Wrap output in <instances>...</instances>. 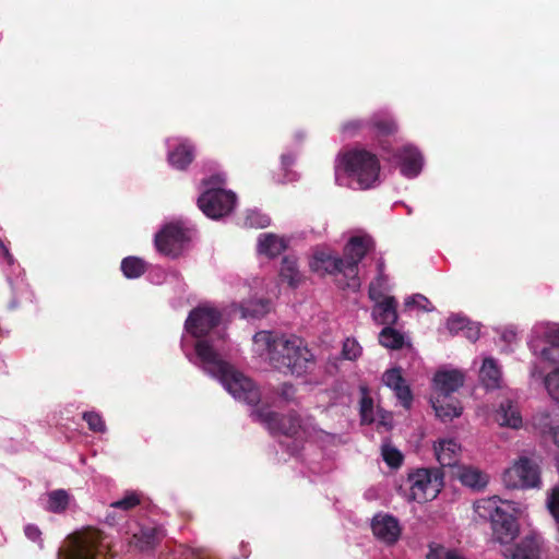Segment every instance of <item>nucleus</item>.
<instances>
[{
    "label": "nucleus",
    "instance_id": "nucleus-1",
    "mask_svg": "<svg viewBox=\"0 0 559 559\" xmlns=\"http://www.w3.org/2000/svg\"><path fill=\"white\" fill-rule=\"evenodd\" d=\"M258 350L266 352L269 364L285 376L301 377L313 369L314 355L296 335L259 331L253 335Z\"/></svg>",
    "mask_w": 559,
    "mask_h": 559
},
{
    "label": "nucleus",
    "instance_id": "nucleus-2",
    "mask_svg": "<svg viewBox=\"0 0 559 559\" xmlns=\"http://www.w3.org/2000/svg\"><path fill=\"white\" fill-rule=\"evenodd\" d=\"M500 503L502 500L492 496L476 501L474 509L480 518L490 521L492 540L504 546L518 537L520 527L516 519L504 511Z\"/></svg>",
    "mask_w": 559,
    "mask_h": 559
},
{
    "label": "nucleus",
    "instance_id": "nucleus-3",
    "mask_svg": "<svg viewBox=\"0 0 559 559\" xmlns=\"http://www.w3.org/2000/svg\"><path fill=\"white\" fill-rule=\"evenodd\" d=\"M346 175L357 182L361 190L370 189L379 180L380 160L366 148H352L338 156Z\"/></svg>",
    "mask_w": 559,
    "mask_h": 559
},
{
    "label": "nucleus",
    "instance_id": "nucleus-4",
    "mask_svg": "<svg viewBox=\"0 0 559 559\" xmlns=\"http://www.w3.org/2000/svg\"><path fill=\"white\" fill-rule=\"evenodd\" d=\"M373 249V240L369 236H353L343 250L346 283L343 288L356 290L360 287L358 265L366 254Z\"/></svg>",
    "mask_w": 559,
    "mask_h": 559
},
{
    "label": "nucleus",
    "instance_id": "nucleus-5",
    "mask_svg": "<svg viewBox=\"0 0 559 559\" xmlns=\"http://www.w3.org/2000/svg\"><path fill=\"white\" fill-rule=\"evenodd\" d=\"M509 489H539L542 487L539 465L527 456H521L502 474Z\"/></svg>",
    "mask_w": 559,
    "mask_h": 559
},
{
    "label": "nucleus",
    "instance_id": "nucleus-6",
    "mask_svg": "<svg viewBox=\"0 0 559 559\" xmlns=\"http://www.w3.org/2000/svg\"><path fill=\"white\" fill-rule=\"evenodd\" d=\"M411 498L417 502L433 500L443 487V474L439 468H418L408 476Z\"/></svg>",
    "mask_w": 559,
    "mask_h": 559
},
{
    "label": "nucleus",
    "instance_id": "nucleus-7",
    "mask_svg": "<svg viewBox=\"0 0 559 559\" xmlns=\"http://www.w3.org/2000/svg\"><path fill=\"white\" fill-rule=\"evenodd\" d=\"M102 547V534L98 531L79 533L66 542L57 559H96Z\"/></svg>",
    "mask_w": 559,
    "mask_h": 559
},
{
    "label": "nucleus",
    "instance_id": "nucleus-8",
    "mask_svg": "<svg viewBox=\"0 0 559 559\" xmlns=\"http://www.w3.org/2000/svg\"><path fill=\"white\" fill-rule=\"evenodd\" d=\"M251 417L254 421L263 424L274 436L295 437L301 427V420L297 414L283 415L271 411L269 407H254L251 411Z\"/></svg>",
    "mask_w": 559,
    "mask_h": 559
},
{
    "label": "nucleus",
    "instance_id": "nucleus-9",
    "mask_svg": "<svg viewBox=\"0 0 559 559\" xmlns=\"http://www.w3.org/2000/svg\"><path fill=\"white\" fill-rule=\"evenodd\" d=\"M217 378L235 399L257 407L261 400V392L250 378L230 365Z\"/></svg>",
    "mask_w": 559,
    "mask_h": 559
},
{
    "label": "nucleus",
    "instance_id": "nucleus-10",
    "mask_svg": "<svg viewBox=\"0 0 559 559\" xmlns=\"http://www.w3.org/2000/svg\"><path fill=\"white\" fill-rule=\"evenodd\" d=\"M237 197L221 188L207 189L198 198L199 209L210 218L218 219L231 213Z\"/></svg>",
    "mask_w": 559,
    "mask_h": 559
},
{
    "label": "nucleus",
    "instance_id": "nucleus-11",
    "mask_svg": "<svg viewBox=\"0 0 559 559\" xmlns=\"http://www.w3.org/2000/svg\"><path fill=\"white\" fill-rule=\"evenodd\" d=\"M190 230L180 223L165 225L155 236L156 249L168 257L176 258L190 241Z\"/></svg>",
    "mask_w": 559,
    "mask_h": 559
},
{
    "label": "nucleus",
    "instance_id": "nucleus-12",
    "mask_svg": "<svg viewBox=\"0 0 559 559\" xmlns=\"http://www.w3.org/2000/svg\"><path fill=\"white\" fill-rule=\"evenodd\" d=\"M222 320V313L211 306H198L192 309L186 320L185 328L193 337L201 338L216 328Z\"/></svg>",
    "mask_w": 559,
    "mask_h": 559
},
{
    "label": "nucleus",
    "instance_id": "nucleus-13",
    "mask_svg": "<svg viewBox=\"0 0 559 559\" xmlns=\"http://www.w3.org/2000/svg\"><path fill=\"white\" fill-rule=\"evenodd\" d=\"M438 459L441 465L448 468L451 477L473 490H483L489 483V475L476 466L445 462L444 459H451V456H438Z\"/></svg>",
    "mask_w": 559,
    "mask_h": 559
},
{
    "label": "nucleus",
    "instance_id": "nucleus-14",
    "mask_svg": "<svg viewBox=\"0 0 559 559\" xmlns=\"http://www.w3.org/2000/svg\"><path fill=\"white\" fill-rule=\"evenodd\" d=\"M546 543L537 532H530L514 546L506 549L502 556L506 559H543Z\"/></svg>",
    "mask_w": 559,
    "mask_h": 559
},
{
    "label": "nucleus",
    "instance_id": "nucleus-15",
    "mask_svg": "<svg viewBox=\"0 0 559 559\" xmlns=\"http://www.w3.org/2000/svg\"><path fill=\"white\" fill-rule=\"evenodd\" d=\"M374 536L385 544H394L401 535V526L397 519L389 514L374 515L371 523Z\"/></svg>",
    "mask_w": 559,
    "mask_h": 559
},
{
    "label": "nucleus",
    "instance_id": "nucleus-16",
    "mask_svg": "<svg viewBox=\"0 0 559 559\" xmlns=\"http://www.w3.org/2000/svg\"><path fill=\"white\" fill-rule=\"evenodd\" d=\"M195 354L204 365L205 370L216 378L229 365L219 358L217 352L206 340H200L195 343Z\"/></svg>",
    "mask_w": 559,
    "mask_h": 559
},
{
    "label": "nucleus",
    "instance_id": "nucleus-17",
    "mask_svg": "<svg viewBox=\"0 0 559 559\" xmlns=\"http://www.w3.org/2000/svg\"><path fill=\"white\" fill-rule=\"evenodd\" d=\"M382 381L386 386L394 391L395 396L404 408H411L413 403V393L409 385L406 384L401 369L392 368L386 370L382 377Z\"/></svg>",
    "mask_w": 559,
    "mask_h": 559
},
{
    "label": "nucleus",
    "instance_id": "nucleus-18",
    "mask_svg": "<svg viewBox=\"0 0 559 559\" xmlns=\"http://www.w3.org/2000/svg\"><path fill=\"white\" fill-rule=\"evenodd\" d=\"M310 269L313 272L330 275L342 274L345 277V265L341 257L333 255L326 251H316L311 261Z\"/></svg>",
    "mask_w": 559,
    "mask_h": 559
},
{
    "label": "nucleus",
    "instance_id": "nucleus-19",
    "mask_svg": "<svg viewBox=\"0 0 559 559\" xmlns=\"http://www.w3.org/2000/svg\"><path fill=\"white\" fill-rule=\"evenodd\" d=\"M367 126L370 134L378 140L394 135L399 130L395 119L382 111L372 114L367 120Z\"/></svg>",
    "mask_w": 559,
    "mask_h": 559
},
{
    "label": "nucleus",
    "instance_id": "nucleus-20",
    "mask_svg": "<svg viewBox=\"0 0 559 559\" xmlns=\"http://www.w3.org/2000/svg\"><path fill=\"white\" fill-rule=\"evenodd\" d=\"M436 395H452L464 384V374L459 370L438 371L433 377Z\"/></svg>",
    "mask_w": 559,
    "mask_h": 559
},
{
    "label": "nucleus",
    "instance_id": "nucleus-21",
    "mask_svg": "<svg viewBox=\"0 0 559 559\" xmlns=\"http://www.w3.org/2000/svg\"><path fill=\"white\" fill-rule=\"evenodd\" d=\"M371 316L378 324L394 325L399 320L396 299L392 296L374 302Z\"/></svg>",
    "mask_w": 559,
    "mask_h": 559
},
{
    "label": "nucleus",
    "instance_id": "nucleus-22",
    "mask_svg": "<svg viewBox=\"0 0 559 559\" xmlns=\"http://www.w3.org/2000/svg\"><path fill=\"white\" fill-rule=\"evenodd\" d=\"M195 156V146L189 141L183 140L168 152V163L178 170H186L193 162Z\"/></svg>",
    "mask_w": 559,
    "mask_h": 559
},
{
    "label": "nucleus",
    "instance_id": "nucleus-23",
    "mask_svg": "<svg viewBox=\"0 0 559 559\" xmlns=\"http://www.w3.org/2000/svg\"><path fill=\"white\" fill-rule=\"evenodd\" d=\"M431 403L436 415L443 421L452 420L462 414L461 402L452 395H435Z\"/></svg>",
    "mask_w": 559,
    "mask_h": 559
},
{
    "label": "nucleus",
    "instance_id": "nucleus-24",
    "mask_svg": "<svg viewBox=\"0 0 559 559\" xmlns=\"http://www.w3.org/2000/svg\"><path fill=\"white\" fill-rule=\"evenodd\" d=\"M401 158V173L408 177H416L423 167V156L420 152L411 146H405L400 155Z\"/></svg>",
    "mask_w": 559,
    "mask_h": 559
},
{
    "label": "nucleus",
    "instance_id": "nucleus-25",
    "mask_svg": "<svg viewBox=\"0 0 559 559\" xmlns=\"http://www.w3.org/2000/svg\"><path fill=\"white\" fill-rule=\"evenodd\" d=\"M165 536L160 527L143 526L139 532L133 534V544L140 550L153 549Z\"/></svg>",
    "mask_w": 559,
    "mask_h": 559
},
{
    "label": "nucleus",
    "instance_id": "nucleus-26",
    "mask_svg": "<svg viewBox=\"0 0 559 559\" xmlns=\"http://www.w3.org/2000/svg\"><path fill=\"white\" fill-rule=\"evenodd\" d=\"M495 419L500 426H507L514 429L522 425V416L518 406L511 400L501 402L496 412Z\"/></svg>",
    "mask_w": 559,
    "mask_h": 559
},
{
    "label": "nucleus",
    "instance_id": "nucleus-27",
    "mask_svg": "<svg viewBox=\"0 0 559 559\" xmlns=\"http://www.w3.org/2000/svg\"><path fill=\"white\" fill-rule=\"evenodd\" d=\"M43 500L45 510L62 513L72 504L73 497L64 489H56L47 492Z\"/></svg>",
    "mask_w": 559,
    "mask_h": 559
},
{
    "label": "nucleus",
    "instance_id": "nucleus-28",
    "mask_svg": "<svg viewBox=\"0 0 559 559\" xmlns=\"http://www.w3.org/2000/svg\"><path fill=\"white\" fill-rule=\"evenodd\" d=\"M287 247L286 241L274 234H261L259 237L258 250L270 258L277 257Z\"/></svg>",
    "mask_w": 559,
    "mask_h": 559
},
{
    "label": "nucleus",
    "instance_id": "nucleus-29",
    "mask_svg": "<svg viewBox=\"0 0 559 559\" xmlns=\"http://www.w3.org/2000/svg\"><path fill=\"white\" fill-rule=\"evenodd\" d=\"M479 378L486 389L500 386L501 372L493 358H485L479 371Z\"/></svg>",
    "mask_w": 559,
    "mask_h": 559
},
{
    "label": "nucleus",
    "instance_id": "nucleus-30",
    "mask_svg": "<svg viewBox=\"0 0 559 559\" xmlns=\"http://www.w3.org/2000/svg\"><path fill=\"white\" fill-rule=\"evenodd\" d=\"M280 277L283 282H287L293 288L297 287L302 276L298 270L297 259L294 257H284L281 263Z\"/></svg>",
    "mask_w": 559,
    "mask_h": 559
},
{
    "label": "nucleus",
    "instance_id": "nucleus-31",
    "mask_svg": "<svg viewBox=\"0 0 559 559\" xmlns=\"http://www.w3.org/2000/svg\"><path fill=\"white\" fill-rule=\"evenodd\" d=\"M379 343L390 349H400L404 345V335L393 325H388L379 333Z\"/></svg>",
    "mask_w": 559,
    "mask_h": 559
},
{
    "label": "nucleus",
    "instance_id": "nucleus-32",
    "mask_svg": "<svg viewBox=\"0 0 559 559\" xmlns=\"http://www.w3.org/2000/svg\"><path fill=\"white\" fill-rule=\"evenodd\" d=\"M121 271L127 278H139L146 272V262L138 257H127L121 261Z\"/></svg>",
    "mask_w": 559,
    "mask_h": 559
},
{
    "label": "nucleus",
    "instance_id": "nucleus-33",
    "mask_svg": "<svg viewBox=\"0 0 559 559\" xmlns=\"http://www.w3.org/2000/svg\"><path fill=\"white\" fill-rule=\"evenodd\" d=\"M361 399L359 402V414L362 424H372L376 421V412L373 400L369 394L367 386H360Z\"/></svg>",
    "mask_w": 559,
    "mask_h": 559
},
{
    "label": "nucleus",
    "instance_id": "nucleus-34",
    "mask_svg": "<svg viewBox=\"0 0 559 559\" xmlns=\"http://www.w3.org/2000/svg\"><path fill=\"white\" fill-rule=\"evenodd\" d=\"M271 302L267 299L250 301L242 307L245 318H261L270 312Z\"/></svg>",
    "mask_w": 559,
    "mask_h": 559
},
{
    "label": "nucleus",
    "instance_id": "nucleus-35",
    "mask_svg": "<svg viewBox=\"0 0 559 559\" xmlns=\"http://www.w3.org/2000/svg\"><path fill=\"white\" fill-rule=\"evenodd\" d=\"M83 420L87 424V427L94 433H104L107 430L106 423L103 416L94 411L84 412L82 414Z\"/></svg>",
    "mask_w": 559,
    "mask_h": 559
},
{
    "label": "nucleus",
    "instance_id": "nucleus-36",
    "mask_svg": "<svg viewBox=\"0 0 559 559\" xmlns=\"http://www.w3.org/2000/svg\"><path fill=\"white\" fill-rule=\"evenodd\" d=\"M427 559H465L460 552L453 549L445 548L439 544L429 546Z\"/></svg>",
    "mask_w": 559,
    "mask_h": 559
},
{
    "label": "nucleus",
    "instance_id": "nucleus-37",
    "mask_svg": "<svg viewBox=\"0 0 559 559\" xmlns=\"http://www.w3.org/2000/svg\"><path fill=\"white\" fill-rule=\"evenodd\" d=\"M364 130H368L367 120L362 119H350L343 122L340 127V131L346 138H354Z\"/></svg>",
    "mask_w": 559,
    "mask_h": 559
},
{
    "label": "nucleus",
    "instance_id": "nucleus-38",
    "mask_svg": "<svg viewBox=\"0 0 559 559\" xmlns=\"http://www.w3.org/2000/svg\"><path fill=\"white\" fill-rule=\"evenodd\" d=\"M142 499V493L136 491H128L124 497L120 500H117L110 504L111 508L120 509L123 511H128L136 507Z\"/></svg>",
    "mask_w": 559,
    "mask_h": 559
},
{
    "label": "nucleus",
    "instance_id": "nucleus-39",
    "mask_svg": "<svg viewBox=\"0 0 559 559\" xmlns=\"http://www.w3.org/2000/svg\"><path fill=\"white\" fill-rule=\"evenodd\" d=\"M544 384L550 397L559 403V368L554 369L545 377Z\"/></svg>",
    "mask_w": 559,
    "mask_h": 559
},
{
    "label": "nucleus",
    "instance_id": "nucleus-40",
    "mask_svg": "<svg viewBox=\"0 0 559 559\" xmlns=\"http://www.w3.org/2000/svg\"><path fill=\"white\" fill-rule=\"evenodd\" d=\"M546 508L555 521L559 522V486H556L547 491Z\"/></svg>",
    "mask_w": 559,
    "mask_h": 559
},
{
    "label": "nucleus",
    "instance_id": "nucleus-41",
    "mask_svg": "<svg viewBox=\"0 0 559 559\" xmlns=\"http://www.w3.org/2000/svg\"><path fill=\"white\" fill-rule=\"evenodd\" d=\"M384 286H385V278L383 275H379L369 285V290H368L369 298L374 302L385 299L388 296L384 295Z\"/></svg>",
    "mask_w": 559,
    "mask_h": 559
},
{
    "label": "nucleus",
    "instance_id": "nucleus-42",
    "mask_svg": "<svg viewBox=\"0 0 559 559\" xmlns=\"http://www.w3.org/2000/svg\"><path fill=\"white\" fill-rule=\"evenodd\" d=\"M316 439L318 442L322 444V447H336L338 444L345 443L346 440L342 435L331 433L324 430H319L316 432Z\"/></svg>",
    "mask_w": 559,
    "mask_h": 559
},
{
    "label": "nucleus",
    "instance_id": "nucleus-43",
    "mask_svg": "<svg viewBox=\"0 0 559 559\" xmlns=\"http://www.w3.org/2000/svg\"><path fill=\"white\" fill-rule=\"evenodd\" d=\"M342 354L344 358L354 360L361 354V347L354 338H346L343 344Z\"/></svg>",
    "mask_w": 559,
    "mask_h": 559
},
{
    "label": "nucleus",
    "instance_id": "nucleus-44",
    "mask_svg": "<svg viewBox=\"0 0 559 559\" xmlns=\"http://www.w3.org/2000/svg\"><path fill=\"white\" fill-rule=\"evenodd\" d=\"M461 451V445L453 439L440 440L435 444V454L445 452L447 454H456Z\"/></svg>",
    "mask_w": 559,
    "mask_h": 559
},
{
    "label": "nucleus",
    "instance_id": "nucleus-45",
    "mask_svg": "<svg viewBox=\"0 0 559 559\" xmlns=\"http://www.w3.org/2000/svg\"><path fill=\"white\" fill-rule=\"evenodd\" d=\"M428 305H431L429 299L425 297L424 295L416 294L413 297L405 300V307H417L419 309L430 311L431 309L428 308Z\"/></svg>",
    "mask_w": 559,
    "mask_h": 559
},
{
    "label": "nucleus",
    "instance_id": "nucleus-46",
    "mask_svg": "<svg viewBox=\"0 0 559 559\" xmlns=\"http://www.w3.org/2000/svg\"><path fill=\"white\" fill-rule=\"evenodd\" d=\"M468 322L469 321L463 317H451L447 322V326L450 333L456 334L460 331H464Z\"/></svg>",
    "mask_w": 559,
    "mask_h": 559
},
{
    "label": "nucleus",
    "instance_id": "nucleus-47",
    "mask_svg": "<svg viewBox=\"0 0 559 559\" xmlns=\"http://www.w3.org/2000/svg\"><path fill=\"white\" fill-rule=\"evenodd\" d=\"M534 424L537 428L540 429V432L546 436H549V427H552L550 424V415L547 412L540 413L534 417Z\"/></svg>",
    "mask_w": 559,
    "mask_h": 559
},
{
    "label": "nucleus",
    "instance_id": "nucleus-48",
    "mask_svg": "<svg viewBox=\"0 0 559 559\" xmlns=\"http://www.w3.org/2000/svg\"><path fill=\"white\" fill-rule=\"evenodd\" d=\"M540 357L554 365H559V348L549 346L545 347L540 352Z\"/></svg>",
    "mask_w": 559,
    "mask_h": 559
},
{
    "label": "nucleus",
    "instance_id": "nucleus-49",
    "mask_svg": "<svg viewBox=\"0 0 559 559\" xmlns=\"http://www.w3.org/2000/svg\"><path fill=\"white\" fill-rule=\"evenodd\" d=\"M545 337L550 346L559 348V325L548 329Z\"/></svg>",
    "mask_w": 559,
    "mask_h": 559
},
{
    "label": "nucleus",
    "instance_id": "nucleus-50",
    "mask_svg": "<svg viewBox=\"0 0 559 559\" xmlns=\"http://www.w3.org/2000/svg\"><path fill=\"white\" fill-rule=\"evenodd\" d=\"M464 334L469 341L476 342L479 337V328L468 322L464 329Z\"/></svg>",
    "mask_w": 559,
    "mask_h": 559
},
{
    "label": "nucleus",
    "instance_id": "nucleus-51",
    "mask_svg": "<svg viewBox=\"0 0 559 559\" xmlns=\"http://www.w3.org/2000/svg\"><path fill=\"white\" fill-rule=\"evenodd\" d=\"M383 461L391 471L397 469L403 464L404 456H382Z\"/></svg>",
    "mask_w": 559,
    "mask_h": 559
},
{
    "label": "nucleus",
    "instance_id": "nucleus-52",
    "mask_svg": "<svg viewBox=\"0 0 559 559\" xmlns=\"http://www.w3.org/2000/svg\"><path fill=\"white\" fill-rule=\"evenodd\" d=\"M25 535H26L29 539H32V540H34V542H35V540H37V539L39 538V536H40V531H39V528H38L37 526H35V525H31V524H29V525H27V526L25 527Z\"/></svg>",
    "mask_w": 559,
    "mask_h": 559
},
{
    "label": "nucleus",
    "instance_id": "nucleus-53",
    "mask_svg": "<svg viewBox=\"0 0 559 559\" xmlns=\"http://www.w3.org/2000/svg\"><path fill=\"white\" fill-rule=\"evenodd\" d=\"M0 253L3 255V258L7 260L9 264H13L14 259L13 255L10 253L9 249L5 247L3 241L0 239Z\"/></svg>",
    "mask_w": 559,
    "mask_h": 559
},
{
    "label": "nucleus",
    "instance_id": "nucleus-54",
    "mask_svg": "<svg viewBox=\"0 0 559 559\" xmlns=\"http://www.w3.org/2000/svg\"><path fill=\"white\" fill-rule=\"evenodd\" d=\"M381 454H392V455H395V454H402L397 449H395L394 447L390 445V444H382L381 447Z\"/></svg>",
    "mask_w": 559,
    "mask_h": 559
},
{
    "label": "nucleus",
    "instance_id": "nucleus-55",
    "mask_svg": "<svg viewBox=\"0 0 559 559\" xmlns=\"http://www.w3.org/2000/svg\"><path fill=\"white\" fill-rule=\"evenodd\" d=\"M549 437L555 444L559 448V427H549Z\"/></svg>",
    "mask_w": 559,
    "mask_h": 559
},
{
    "label": "nucleus",
    "instance_id": "nucleus-56",
    "mask_svg": "<svg viewBox=\"0 0 559 559\" xmlns=\"http://www.w3.org/2000/svg\"><path fill=\"white\" fill-rule=\"evenodd\" d=\"M513 336H514V334H512V333H510V335L509 334H503V338L504 340H510V337H513Z\"/></svg>",
    "mask_w": 559,
    "mask_h": 559
}]
</instances>
